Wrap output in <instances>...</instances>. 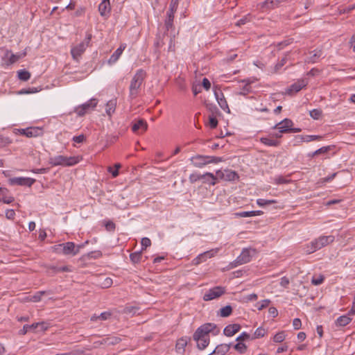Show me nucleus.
<instances>
[{"label":"nucleus","instance_id":"a19ab883","mask_svg":"<svg viewBox=\"0 0 355 355\" xmlns=\"http://www.w3.org/2000/svg\"><path fill=\"white\" fill-rule=\"evenodd\" d=\"M166 34L167 33L166 32H164V33L163 34L162 36L160 35H157L156 40L155 42V46L157 49H159L164 45L165 42L164 41V38L165 37V35H166Z\"/></svg>","mask_w":355,"mask_h":355},{"label":"nucleus","instance_id":"338daca9","mask_svg":"<svg viewBox=\"0 0 355 355\" xmlns=\"http://www.w3.org/2000/svg\"><path fill=\"white\" fill-rule=\"evenodd\" d=\"M251 92V87L250 83H247L242 88V92L240 93L243 95H246Z\"/></svg>","mask_w":355,"mask_h":355},{"label":"nucleus","instance_id":"052dcab7","mask_svg":"<svg viewBox=\"0 0 355 355\" xmlns=\"http://www.w3.org/2000/svg\"><path fill=\"white\" fill-rule=\"evenodd\" d=\"M209 158H210L208 159L209 164H211V163L216 164V163L225 161L223 157H221L209 156Z\"/></svg>","mask_w":355,"mask_h":355},{"label":"nucleus","instance_id":"b1692460","mask_svg":"<svg viewBox=\"0 0 355 355\" xmlns=\"http://www.w3.org/2000/svg\"><path fill=\"white\" fill-rule=\"evenodd\" d=\"M25 55H26L25 53L23 54L17 55V54H13L11 51H7L6 53V56L7 58H8V60L6 62V64L8 65L14 64L17 60H19L20 58H21L22 56H24Z\"/></svg>","mask_w":355,"mask_h":355},{"label":"nucleus","instance_id":"dca6fc26","mask_svg":"<svg viewBox=\"0 0 355 355\" xmlns=\"http://www.w3.org/2000/svg\"><path fill=\"white\" fill-rule=\"evenodd\" d=\"M307 85V80L305 79L299 80L290 86L286 90V94L291 95L293 93L300 92L302 88L305 87Z\"/></svg>","mask_w":355,"mask_h":355},{"label":"nucleus","instance_id":"774afa93","mask_svg":"<svg viewBox=\"0 0 355 355\" xmlns=\"http://www.w3.org/2000/svg\"><path fill=\"white\" fill-rule=\"evenodd\" d=\"M293 326L294 329L298 330L302 327V322L299 318H295L293 321Z\"/></svg>","mask_w":355,"mask_h":355},{"label":"nucleus","instance_id":"0eeeda50","mask_svg":"<svg viewBox=\"0 0 355 355\" xmlns=\"http://www.w3.org/2000/svg\"><path fill=\"white\" fill-rule=\"evenodd\" d=\"M97 100L92 98L85 103H83L75 108L74 112L78 116H83L90 108H94L97 105Z\"/></svg>","mask_w":355,"mask_h":355},{"label":"nucleus","instance_id":"8fccbe9b","mask_svg":"<svg viewBox=\"0 0 355 355\" xmlns=\"http://www.w3.org/2000/svg\"><path fill=\"white\" fill-rule=\"evenodd\" d=\"M120 164H116L114 165L115 168L113 169L112 167H108V171L112 174L113 178H116L119 175V169L121 168Z\"/></svg>","mask_w":355,"mask_h":355},{"label":"nucleus","instance_id":"412c9836","mask_svg":"<svg viewBox=\"0 0 355 355\" xmlns=\"http://www.w3.org/2000/svg\"><path fill=\"white\" fill-rule=\"evenodd\" d=\"M27 129L26 137L28 138L42 136L43 135L42 129L39 127H29L27 128Z\"/></svg>","mask_w":355,"mask_h":355},{"label":"nucleus","instance_id":"4d7b16f0","mask_svg":"<svg viewBox=\"0 0 355 355\" xmlns=\"http://www.w3.org/2000/svg\"><path fill=\"white\" fill-rule=\"evenodd\" d=\"M275 183L277 184H288L291 180H287L284 177H283L282 175H279V176H278V177L275 178Z\"/></svg>","mask_w":355,"mask_h":355},{"label":"nucleus","instance_id":"2eb2a0df","mask_svg":"<svg viewBox=\"0 0 355 355\" xmlns=\"http://www.w3.org/2000/svg\"><path fill=\"white\" fill-rule=\"evenodd\" d=\"M293 123L290 119H284L273 126V129L280 130L281 132L288 133L292 128Z\"/></svg>","mask_w":355,"mask_h":355},{"label":"nucleus","instance_id":"1a4fd4ad","mask_svg":"<svg viewBox=\"0 0 355 355\" xmlns=\"http://www.w3.org/2000/svg\"><path fill=\"white\" fill-rule=\"evenodd\" d=\"M10 185L27 186L31 187L35 182V180L31 178H12L8 180Z\"/></svg>","mask_w":355,"mask_h":355},{"label":"nucleus","instance_id":"aec40b11","mask_svg":"<svg viewBox=\"0 0 355 355\" xmlns=\"http://www.w3.org/2000/svg\"><path fill=\"white\" fill-rule=\"evenodd\" d=\"M193 340L197 342V347L200 350H202V349H205L209 344V341H210L209 336H205V335L200 336L198 339H197V338H193Z\"/></svg>","mask_w":355,"mask_h":355},{"label":"nucleus","instance_id":"6e6552de","mask_svg":"<svg viewBox=\"0 0 355 355\" xmlns=\"http://www.w3.org/2000/svg\"><path fill=\"white\" fill-rule=\"evenodd\" d=\"M216 325L214 323H206L198 327L193 335V338H199L200 336L205 335L209 336V334L211 332Z\"/></svg>","mask_w":355,"mask_h":355},{"label":"nucleus","instance_id":"f8f14e48","mask_svg":"<svg viewBox=\"0 0 355 355\" xmlns=\"http://www.w3.org/2000/svg\"><path fill=\"white\" fill-rule=\"evenodd\" d=\"M207 176L209 177L212 180V181L210 182L211 185H215L216 184V176H215L213 173L209 172H207L204 175L192 173L189 176V181L191 183H195L196 182L200 180V179L205 178Z\"/></svg>","mask_w":355,"mask_h":355},{"label":"nucleus","instance_id":"37998d69","mask_svg":"<svg viewBox=\"0 0 355 355\" xmlns=\"http://www.w3.org/2000/svg\"><path fill=\"white\" fill-rule=\"evenodd\" d=\"M178 6V0H171L167 14L174 15Z\"/></svg>","mask_w":355,"mask_h":355},{"label":"nucleus","instance_id":"ea45409f","mask_svg":"<svg viewBox=\"0 0 355 355\" xmlns=\"http://www.w3.org/2000/svg\"><path fill=\"white\" fill-rule=\"evenodd\" d=\"M234 348L236 350L239 354H243L247 351V345L243 343L238 342L236 345H234Z\"/></svg>","mask_w":355,"mask_h":355},{"label":"nucleus","instance_id":"c756f323","mask_svg":"<svg viewBox=\"0 0 355 355\" xmlns=\"http://www.w3.org/2000/svg\"><path fill=\"white\" fill-rule=\"evenodd\" d=\"M263 212L260 210L257 211H241L236 213L235 215L239 217H251V216H260L262 215Z\"/></svg>","mask_w":355,"mask_h":355},{"label":"nucleus","instance_id":"de8ad7c7","mask_svg":"<svg viewBox=\"0 0 355 355\" xmlns=\"http://www.w3.org/2000/svg\"><path fill=\"white\" fill-rule=\"evenodd\" d=\"M270 300H263L261 302H259L257 303L256 304V306L257 307V309L259 311H261V310H263V309L268 307L269 306V304H270Z\"/></svg>","mask_w":355,"mask_h":355},{"label":"nucleus","instance_id":"e433bc0d","mask_svg":"<svg viewBox=\"0 0 355 355\" xmlns=\"http://www.w3.org/2000/svg\"><path fill=\"white\" fill-rule=\"evenodd\" d=\"M142 258V251L135 252L130 254V259L132 263L136 264L140 262Z\"/></svg>","mask_w":355,"mask_h":355},{"label":"nucleus","instance_id":"e2e57ef3","mask_svg":"<svg viewBox=\"0 0 355 355\" xmlns=\"http://www.w3.org/2000/svg\"><path fill=\"white\" fill-rule=\"evenodd\" d=\"M15 198L12 196H7L6 195L3 196V198L0 199V201H2L5 204H10L14 202Z\"/></svg>","mask_w":355,"mask_h":355},{"label":"nucleus","instance_id":"39448f33","mask_svg":"<svg viewBox=\"0 0 355 355\" xmlns=\"http://www.w3.org/2000/svg\"><path fill=\"white\" fill-rule=\"evenodd\" d=\"M62 254L64 255L75 256L78 254L80 249L85 247V244L76 245L73 242L63 243Z\"/></svg>","mask_w":355,"mask_h":355},{"label":"nucleus","instance_id":"f257e3e1","mask_svg":"<svg viewBox=\"0 0 355 355\" xmlns=\"http://www.w3.org/2000/svg\"><path fill=\"white\" fill-rule=\"evenodd\" d=\"M146 77V72L145 70L140 69L136 71L129 87V96L130 98L134 99L137 97Z\"/></svg>","mask_w":355,"mask_h":355},{"label":"nucleus","instance_id":"7ed1b4c3","mask_svg":"<svg viewBox=\"0 0 355 355\" xmlns=\"http://www.w3.org/2000/svg\"><path fill=\"white\" fill-rule=\"evenodd\" d=\"M78 157H66L64 155H58L49 158V164L52 166H71L79 162Z\"/></svg>","mask_w":355,"mask_h":355},{"label":"nucleus","instance_id":"69168bd1","mask_svg":"<svg viewBox=\"0 0 355 355\" xmlns=\"http://www.w3.org/2000/svg\"><path fill=\"white\" fill-rule=\"evenodd\" d=\"M111 315H112V314L110 312L105 311V312L101 313L100 315H98V318L101 320H106L108 318H110Z\"/></svg>","mask_w":355,"mask_h":355},{"label":"nucleus","instance_id":"49530a36","mask_svg":"<svg viewBox=\"0 0 355 355\" xmlns=\"http://www.w3.org/2000/svg\"><path fill=\"white\" fill-rule=\"evenodd\" d=\"M286 338L285 332L284 331H279L273 337V341L275 343H282Z\"/></svg>","mask_w":355,"mask_h":355},{"label":"nucleus","instance_id":"4be33fe9","mask_svg":"<svg viewBox=\"0 0 355 355\" xmlns=\"http://www.w3.org/2000/svg\"><path fill=\"white\" fill-rule=\"evenodd\" d=\"M214 250H211L209 251H207L202 254H200L199 256H198L193 261H195V264H198L202 261H205L207 258H211L214 254Z\"/></svg>","mask_w":355,"mask_h":355},{"label":"nucleus","instance_id":"680f3d73","mask_svg":"<svg viewBox=\"0 0 355 355\" xmlns=\"http://www.w3.org/2000/svg\"><path fill=\"white\" fill-rule=\"evenodd\" d=\"M72 140L76 143H83L86 140V137L84 135H80L78 136H74Z\"/></svg>","mask_w":355,"mask_h":355},{"label":"nucleus","instance_id":"a18cd8bd","mask_svg":"<svg viewBox=\"0 0 355 355\" xmlns=\"http://www.w3.org/2000/svg\"><path fill=\"white\" fill-rule=\"evenodd\" d=\"M309 114L313 119L318 120L321 117L322 111L320 109H313L309 112Z\"/></svg>","mask_w":355,"mask_h":355},{"label":"nucleus","instance_id":"6e6d98bb","mask_svg":"<svg viewBox=\"0 0 355 355\" xmlns=\"http://www.w3.org/2000/svg\"><path fill=\"white\" fill-rule=\"evenodd\" d=\"M334 147V146H323V147L316 150V154L320 155V154L327 153Z\"/></svg>","mask_w":355,"mask_h":355},{"label":"nucleus","instance_id":"20e7f679","mask_svg":"<svg viewBox=\"0 0 355 355\" xmlns=\"http://www.w3.org/2000/svg\"><path fill=\"white\" fill-rule=\"evenodd\" d=\"M92 34L87 33L84 41L73 46L71 49V54L73 60L78 61L80 57L85 51L86 48L89 46V44L92 40Z\"/></svg>","mask_w":355,"mask_h":355},{"label":"nucleus","instance_id":"603ef678","mask_svg":"<svg viewBox=\"0 0 355 355\" xmlns=\"http://www.w3.org/2000/svg\"><path fill=\"white\" fill-rule=\"evenodd\" d=\"M266 333V331L263 328L259 327L255 330L253 338H262L265 336Z\"/></svg>","mask_w":355,"mask_h":355},{"label":"nucleus","instance_id":"0e129e2a","mask_svg":"<svg viewBox=\"0 0 355 355\" xmlns=\"http://www.w3.org/2000/svg\"><path fill=\"white\" fill-rule=\"evenodd\" d=\"M202 86L204 89L208 91L211 88V83L208 78H204L202 81Z\"/></svg>","mask_w":355,"mask_h":355},{"label":"nucleus","instance_id":"473e14b6","mask_svg":"<svg viewBox=\"0 0 355 355\" xmlns=\"http://www.w3.org/2000/svg\"><path fill=\"white\" fill-rule=\"evenodd\" d=\"M239 176L236 171L226 170L225 171V175L223 179L227 181H233L235 180H238Z\"/></svg>","mask_w":355,"mask_h":355},{"label":"nucleus","instance_id":"c9c22d12","mask_svg":"<svg viewBox=\"0 0 355 355\" xmlns=\"http://www.w3.org/2000/svg\"><path fill=\"white\" fill-rule=\"evenodd\" d=\"M116 104V100H111L107 103L105 112L108 116H110L114 112Z\"/></svg>","mask_w":355,"mask_h":355},{"label":"nucleus","instance_id":"09e8293b","mask_svg":"<svg viewBox=\"0 0 355 355\" xmlns=\"http://www.w3.org/2000/svg\"><path fill=\"white\" fill-rule=\"evenodd\" d=\"M217 115H209V125L210 128L214 129L218 125V120L216 119Z\"/></svg>","mask_w":355,"mask_h":355},{"label":"nucleus","instance_id":"7c9ffc66","mask_svg":"<svg viewBox=\"0 0 355 355\" xmlns=\"http://www.w3.org/2000/svg\"><path fill=\"white\" fill-rule=\"evenodd\" d=\"M311 54H312L307 60L308 62L311 63H315L318 62L319 58L322 56V52L321 50L315 49L311 52H310Z\"/></svg>","mask_w":355,"mask_h":355},{"label":"nucleus","instance_id":"864d4df0","mask_svg":"<svg viewBox=\"0 0 355 355\" xmlns=\"http://www.w3.org/2000/svg\"><path fill=\"white\" fill-rule=\"evenodd\" d=\"M105 227L108 232H114L116 229V225L112 220H107L105 223Z\"/></svg>","mask_w":355,"mask_h":355},{"label":"nucleus","instance_id":"cd10ccee","mask_svg":"<svg viewBox=\"0 0 355 355\" xmlns=\"http://www.w3.org/2000/svg\"><path fill=\"white\" fill-rule=\"evenodd\" d=\"M231 347V344H220L216 347L214 351L218 355H225L227 353Z\"/></svg>","mask_w":355,"mask_h":355},{"label":"nucleus","instance_id":"a211bd4d","mask_svg":"<svg viewBox=\"0 0 355 355\" xmlns=\"http://www.w3.org/2000/svg\"><path fill=\"white\" fill-rule=\"evenodd\" d=\"M241 327L239 324H232L226 326L223 330V334L227 337L234 336L236 333L239 332Z\"/></svg>","mask_w":355,"mask_h":355},{"label":"nucleus","instance_id":"9b49d317","mask_svg":"<svg viewBox=\"0 0 355 355\" xmlns=\"http://www.w3.org/2000/svg\"><path fill=\"white\" fill-rule=\"evenodd\" d=\"M209 156L207 155H196L191 157L190 160L194 166L202 168L209 164Z\"/></svg>","mask_w":355,"mask_h":355},{"label":"nucleus","instance_id":"72a5a7b5","mask_svg":"<svg viewBox=\"0 0 355 355\" xmlns=\"http://www.w3.org/2000/svg\"><path fill=\"white\" fill-rule=\"evenodd\" d=\"M260 8L263 10H270L276 8L273 0H266L259 3Z\"/></svg>","mask_w":355,"mask_h":355},{"label":"nucleus","instance_id":"79ce46f5","mask_svg":"<svg viewBox=\"0 0 355 355\" xmlns=\"http://www.w3.org/2000/svg\"><path fill=\"white\" fill-rule=\"evenodd\" d=\"M277 203L276 200H266L259 198L257 200V204L260 207H265L266 205Z\"/></svg>","mask_w":355,"mask_h":355},{"label":"nucleus","instance_id":"423d86ee","mask_svg":"<svg viewBox=\"0 0 355 355\" xmlns=\"http://www.w3.org/2000/svg\"><path fill=\"white\" fill-rule=\"evenodd\" d=\"M225 293V288L223 286H215L209 289L203 296L205 301H210L218 298Z\"/></svg>","mask_w":355,"mask_h":355},{"label":"nucleus","instance_id":"4c0bfd02","mask_svg":"<svg viewBox=\"0 0 355 355\" xmlns=\"http://www.w3.org/2000/svg\"><path fill=\"white\" fill-rule=\"evenodd\" d=\"M101 257H102V252L101 251L98 250V251H92L86 254H84L83 256L82 259L85 260L87 258V259H92V258L98 259V258H100Z\"/></svg>","mask_w":355,"mask_h":355},{"label":"nucleus","instance_id":"bf43d9fd","mask_svg":"<svg viewBox=\"0 0 355 355\" xmlns=\"http://www.w3.org/2000/svg\"><path fill=\"white\" fill-rule=\"evenodd\" d=\"M250 336L247 332H243L239 336H238L236 339V341L243 343L245 340H247L250 338Z\"/></svg>","mask_w":355,"mask_h":355},{"label":"nucleus","instance_id":"13d9d810","mask_svg":"<svg viewBox=\"0 0 355 355\" xmlns=\"http://www.w3.org/2000/svg\"><path fill=\"white\" fill-rule=\"evenodd\" d=\"M287 60V54L285 55L284 58H282V60L275 65V71H277L279 69H280L286 63Z\"/></svg>","mask_w":355,"mask_h":355},{"label":"nucleus","instance_id":"393cba45","mask_svg":"<svg viewBox=\"0 0 355 355\" xmlns=\"http://www.w3.org/2000/svg\"><path fill=\"white\" fill-rule=\"evenodd\" d=\"M351 314L341 315L336 320V325L337 327H345L351 321L352 318L349 317Z\"/></svg>","mask_w":355,"mask_h":355},{"label":"nucleus","instance_id":"f704fd0d","mask_svg":"<svg viewBox=\"0 0 355 355\" xmlns=\"http://www.w3.org/2000/svg\"><path fill=\"white\" fill-rule=\"evenodd\" d=\"M191 338L188 337H182L178 340L175 347L177 350H184V347L187 345V343L189 340H190Z\"/></svg>","mask_w":355,"mask_h":355},{"label":"nucleus","instance_id":"58836bf2","mask_svg":"<svg viewBox=\"0 0 355 355\" xmlns=\"http://www.w3.org/2000/svg\"><path fill=\"white\" fill-rule=\"evenodd\" d=\"M17 73L19 79L23 81H27L31 78L30 72L25 69L19 70Z\"/></svg>","mask_w":355,"mask_h":355},{"label":"nucleus","instance_id":"bb28decb","mask_svg":"<svg viewBox=\"0 0 355 355\" xmlns=\"http://www.w3.org/2000/svg\"><path fill=\"white\" fill-rule=\"evenodd\" d=\"M296 138H299L300 139V141H304V142H310L312 141H319L322 140L323 139V136L322 135H297L296 136Z\"/></svg>","mask_w":355,"mask_h":355},{"label":"nucleus","instance_id":"f3484780","mask_svg":"<svg viewBox=\"0 0 355 355\" xmlns=\"http://www.w3.org/2000/svg\"><path fill=\"white\" fill-rule=\"evenodd\" d=\"M98 11L102 17H108L111 11L110 0H103L98 6Z\"/></svg>","mask_w":355,"mask_h":355},{"label":"nucleus","instance_id":"9d476101","mask_svg":"<svg viewBox=\"0 0 355 355\" xmlns=\"http://www.w3.org/2000/svg\"><path fill=\"white\" fill-rule=\"evenodd\" d=\"M251 260L250 251L248 249H243L236 259L231 263L232 267H236L239 265L246 263Z\"/></svg>","mask_w":355,"mask_h":355},{"label":"nucleus","instance_id":"ddd939ff","mask_svg":"<svg viewBox=\"0 0 355 355\" xmlns=\"http://www.w3.org/2000/svg\"><path fill=\"white\" fill-rule=\"evenodd\" d=\"M148 129V123L144 119H139L137 121L132 123V130L134 133L139 134L146 132Z\"/></svg>","mask_w":355,"mask_h":355},{"label":"nucleus","instance_id":"c85d7f7f","mask_svg":"<svg viewBox=\"0 0 355 355\" xmlns=\"http://www.w3.org/2000/svg\"><path fill=\"white\" fill-rule=\"evenodd\" d=\"M233 312V309L231 305H226L225 306L222 307L218 311V315H220L222 318H227L232 315Z\"/></svg>","mask_w":355,"mask_h":355},{"label":"nucleus","instance_id":"3c124183","mask_svg":"<svg viewBox=\"0 0 355 355\" xmlns=\"http://www.w3.org/2000/svg\"><path fill=\"white\" fill-rule=\"evenodd\" d=\"M141 251L143 252L148 247L151 245V241H150V239H148L147 237H144V238L141 239Z\"/></svg>","mask_w":355,"mask_h":355},{"label":"nucleus","instance_id":"a878e982","mask_svg":"<svg viewBox=\"0 0 355 355\" xmlns=\"http://www.w3.org/2000/svg\"><path fill=\"white\" fill-rule=\"evenodd\" d=\"M260 141L268 146H279L280 145V141L270 137H261Z\"/></svg>","mask_w":355,"mask_h":355},{"label":"nucleus","instance_id":"5fc2aeb1","mask_svg":"<svg viewBox=\"0 0 355 355\" xmlns=\"http://www.w3.org/2000/svg\"><path fill=\"white\" fill-rule=\"evenodd\" d=\"M324 281V275H320L318 277H313L311 279L312 284L315 286H318L323 283Z\"/></svg>","mask_w":355,"mask_h":355},{"label":"nucleus","instance_id":"2f4dec72","mask_svg":"<svg viewBox=\"0 0 355 355\" xmlns=\"http://www.w3.org/2000/svg\"><path fill=\"white\" fill-rule=\"evenodd\" d=\"M173 20H174V15L167 14L166 13V18L165 21H164V26H165V28H166V31H165L166 33H167L168 31H169L171 29H172L174 27V26H173Z\"/></svg>","mask_w":355,"mask_h":355},{"label":"nucleus","instance_id":"c03bdc74","mask_svg":"<svg viewBox=\"0 0 355 355\" xmlns=\"http://www.w3.org/2000/svg\"><path fill=\"white\" fill-rule=\"evenodd\" d=\"M207 109L211 112V115H218L220 114V111L216 107V105L213 103H207L206 105Z\"/></svg>","mask_w":355,"mask_h":355},{"label":"nucleus","instance_id":"5701e85b","mask_svg":"<svg viewBox=\"0 0 355 355\" xmlns=\"http://www.w3.org/2000/svg\"><path fill=\"white\" fill-rule=\"evenodd\" d=\"M40 324L38 323H33L32 324H25L24 325L23 328L19 330V335H25L29 331L36 332L37 329L38 328L39 325Z\"/></svg>","mask_w":355,"mask_h":355},{"label":"nucleus","instance_id":"6ab92c4d","mask_svg":"<svg viewBox=\"0 0 355 355\" xmlns=\"http://www.w3.org/2000/svg\"><path fill=\"white\" fill-rule=\"evenodd\" d=\"M126 47L125 44H121L120 46L113 53V54L110 56V59L108 60V63L110 64H112L115 63L119 58H120L121 55L122 54L123 51Z\"/></svg>","mask_w":355,"mask_h":355},{"label":"nucleus","instance_id":"4468645a","mask_svg":"<svg viewBox=\"0 0 355 355\" xmlns=\"http://www.w3.org/2000/svg\"><path fill=\"white\" fill-rule=\"evenodd\" d=\"M214 96L221 109H223L225 111H227V113H230V108L228 107L227 103L222 91L220 89H215Z\"/></svg>","mask_w":355,"mask_h":355},{"label":"nucleus","instance_id":"f03ea898","mask_svg":"<svg viewBox=\"0 0 355 355\" xmlns=\"http://www.w3.org/2000/svg\"><path fill=\"white\" fill-rule=\"evenodd\" d=\"M335 240V237L333 235L329 236H321L313 241H312L306 247V252L307 254H311L321 248L327 246V245L333 243Z\"/></svg>","mask_w":355,"mask_h":355}]
</instances>
